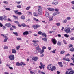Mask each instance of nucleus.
Here are the masks:
<instances>
[{
  "label": "nucleus",
  "instance_id": "obj_18",
  "mask_svg": "<svg viewBox=\"0 0 74 74\" xmlns=\"http://www.w3.org/2000/svg\"><path fill=\"white\" fill-rule=\"evenodd\" d=\"M38 72L39 74H45V72H42L40 70H39L38 71Z\"/></svg>",
  "mask_w": 74,
  "mask_h": 74
},
{
  "label": "nucleus",
  "instance_id": "obj_46",
  "mask_svg": "<svg viewBox=\"0 0 74 74\" xmlns=\"http://www.w3.org/2000/svg\"><path fill=\"white\" fill-rule=\"evenodd\" d=\"M42 35L43 36H44V37H47V35H46V34L45 33H42Z\"/></svg>",
  "mask_w": 74,
  "mask_h": 74
},
{
  "label": "nucleus",
  "instance_id": "obj_24",
  "mask_svg": "<svg viewBox=\"0 0 74 74\" xmlns=\"http://www.w3.org/2000/svg\"><path fill=\"white\" fill-rule=\"evenodd\" d=\"M67 19H66L62 21V22L64 23H67Z\"/></svg>",
  "mask_w": 74,
  "mask_h": 74
},
{
  "label": "nucleus",
  "instance_id": "obj_6",
  "mask_svg": "<svg viewBox=\"0 0 74 74\" xmlns=\"http://www.w3.org/2000/svg\"><path fill=\"white\" fill-rule=\"evenodd\" d=\"M52 4L54 5H57V4H58V1L56 0H54L52 2Z\"/></svg>",
  "mask_w": 74,
  "mask_h": 74
},
{
  "label": "nucleus",
  "instance_id": "obj_54",
  "mask_svg": "<svg viewBox=\"0 0 74 74\" xmlns=\"http://www.w3.org/2000/svg\"><path fill=\"white\" fill-rule=\"evenodd\" d=\"M8 47L6 46H4V49H8Z\"/></svg>",
  "mask_w": 74,
  "mask_h": 74
},
{
  "label": "nucleus",
  "instance_id": "obj_36",
  "mask_svg": "<svg viewBox=\"0 0 74 74\" xmlns=\"http://www.w3.org/2000/svg\"><path fill=\"white\" fill-rule=\"evenodd\" d=\"M64 36L65 37H67V38H68V37H69V35H68L67 34H64Z\"/></svg>",
  "mask_w": 74,
  "mask_h": 74
},
{
  "label": "nucleus",
  "instance_id": "obj_55",
  "mask_svg": "<svg viewBox=\"0 0 74 74\" xmlns=\"http://www.w3.org/2000/svg\"><path fill=\"white\" fill-rule=\"evenodd\" d=\"M38 34H42V32L41 31H39L38 32Z\"/></svg>",
  "mask_w": 74,
  "mask_h": 74
},
{
  "label": "nucleus",
  "instance_id": "obj_33",
  "mask_svg": "<svg viewBox=\"0 0 74 74\" xmlns=\"http://www.w3.org/2000/svg\"><path fill=\"white\" fill-rule=\"evenodd\" d=\"M3 17H4V20H5V21L7 20V16H5V15H4L3 16Z\"/></svg>",
  "mask_w": 74,
  "mask_h": 74
},
{
  "label": "nucleus",
  "instance_id": "obj_53",
  "mask_svg": "<svg viewBox=\"0 0 74 74\" xmlns=\"http://www.w3.org/2000/svg\"><path fill=\"white\" fill-rule=\"evenodd\" d=\"M54 10L55 11H56V12H58V11H59V9H55Z\"/></svg>",
  "mask_w": 74,
  "mask_h": 74
},
{
  "label": "nucleus",
  "instance_id": "obj_50",
  "mask_svg": "<svg viewBox=\"0 0 74 74\" xmlns=\"http://www.w3.org/2000/svg\"><path fill=\"white\" fill-rule=\"evenodd\" d=\"M47 48V47L45 46H43L42 47V49H45Z\"/></svg>",
  "mask_w": 74,
  "mask_h": 74
},
{
  "label": "nucleus",
  "instance_id": "obj_15",
  "mask_svg": "<svg viewBox=\"0 0 74 74\" xmlns=\"http://www.w3.org/2000/svg\"><path fill=\"white\" fill-rule=\"evenodd\" d=\"M29 34V32L27 31H25L23 33V35H28Z\"/></svg>",
  "mask_w": 74,
  "mask_h": 74
},
{
  "label": "nucleus",
  "instance_id": "obj_62",
  "mask_svg": "<svg viewBox=\"0 0 74 74\" xmlns=\"http://www.w3.org/2000/svg\"><path fill=\"white\" fill-rule=\"evenodd\" d=\"M40 48V47H39V45H38L37 47H36V49L37 50L38 49H40V48Z\"/></svg>",
  "mask_w": 74,
  "mask_h": 74
},
{
  "label": "nucleus",
  "instance_id": "obj_10",
  "mask_svg": "<svg viewBox=\"0 0 74 74\" xmlns=\"http://www.w3.org/2000/svg\"><path fill=\"white\" fill-rule=\"evenodd\" d=\"M40 26V25H34L32 27L34 29H37V28H38V27H39Z\"/></svg>",
  "mask_w": 74,
  "mask_h": 74
},
{
  "label": "nucleus",
  "instance_id": "obj_27",
  "mask_svg": "<svg viewBox=\"0 0 74 74\" xmlns=\"http://www.w3.org/2000/svg\"><path fill=\"white\" fill-rule=\"evenodd\" d=\"M70 51L71 52H74V48H71L70 49Z\"/></svg>",
  "mask_w": 74,
  "mask_h": 74
},
{
  "label": "nucleus",
  "instance_id": "obj_30",
  "mask_svg": "<svg viewBox=\"0 0 74 74\" xmlns=\"http://www.w3.org/2000/svg\"><path fill=\"white\" fill-rule=\"evenodd\" d=\"M21 19H23V20L25 19V17L24 16H22L21 17Z\"/></svg>",
  "mask_w": 74,
  "mask_h": 74
},
{
  "label": "nucleus",
  "instance_id": "obj_51",
  "mask_svg": "<svg viewBox=\"0 0 74 74\" xmlns=\"http://www.w3.org/2000/svg\"><path fill=\"white\" fill-rule=\"evenodd\" d=\"M34 53L35 54H37V53H38V52L37 51V50H36L34 52Z\"/></svg>",
  "mask_w": 74,
  "mask_h": 74
},
{
  "label": "nucleus",
  "instance_id": "obj_21",
  "mask_svg": "<svg viewBox=\"0 0 74 74\" xmlns=\"http://www.w3.org/2000/svg\"><path fill=\"white\" fill-rule=\"evenodd\" d=\"M74 73V71L71 70L69 72V74H73Z\"/></svg>",
  "mask_w": 74,
  "mask_h": 74
},
{
  "label": "nucleus",
  "instance_id": "obj_63",
  "mask_svg": "<svg viewBox=\"0 0 74 74\" xmlns=\"http://www.w3.org/2000/svg\"><path fill=\"white\" fill-rule=\"evenodd\" d=\"M53 32H55V31H51L49 32V33H53Z\"/></svg>",
  "mask_w": 74,
  "mask_h": 74
},
{
  "label": "nucleus",
  "instance_id": "obj_44",
  "mask_svg": "<svg viewBox=\"0 0 74 74\" xmlns=\"http://www.w3.org/2000/svg\"><path fill=\"white\" fill-rule=\"evenodd\" d=\"M5 10H8V11H10V10H11V9L9 8H6Z\"/></svg>",
  "mask_w": 74,
  "mask_h": 74
},
{
  "label": "nucleus",
  "instance_id": "obj_3",
  "mask_svg": "<svg viewBox=\"0 0 74 74\" xmlns=\"http://www.w3.org/2000/svg\"><path fill=\"white\" fill-rule=\"evenodd\" d=\"M32 42H34L33 45L34 46H35V47H36V46L38 45V44L37 42H39V41L37 40H33Z\"/></svg>",
  "mask_w": 74,
  "mask_h": 74
},
{
  "label": "nucleus",
  "instance_id": "obj_49",
  "mask_svg": "<svg viewBox=\"0 0 74 74\" xmlns=\"http://www.w3.org/2000/svg\"><path fill=\"white\" fill-rule=\"evenodd\" d=\"M17 14H18V15H22V13H21V12H17Z\"/></svg>",
  "mask_w": 74,
  "mask_h": 74
},
{
  "label": "nucleus",
  "instance_id": "obj_5",
  "mask_svg": "<svg viewBox=\"0 0 74 74\" xmlns=\"http://www.w3.org/2000/svg\"><path fill=\"white\" fill-rule=\"evenodd\" d=\"M5 26H6V27H8L10 28L11 27L12 25L11 24H10V23H8L5 24Z\"/></svg>",
  "mask_w": 74,
  "mask_h": 74
},
{
  "label": "nucleus",
  "instance_id": "obj_25",
  "mask_svg": "<svg viewBox=\"0 0 74 74\" xmlns=\"http://www.w3.org/2000/svg\"><path fill=\"white\" fill-rule=\"evenodd\" d=\"M40 65L43 68V69H44V66L45 65L43 64L42 62H40Z\"/></svg>",
  "mask_w": 74,
  "mask_h": 74
},
{
  "label": "nucleus",
  "instance_id": "obj_9",
  "mask_svg": "<svg viewBox=\"0 0 74 74\" xmlns=\"http://www.w3.org/2000/svg\"><path fill=\"white\" fill-rule=\"evenodd\" d=\"M49 21H53V16H49Z\"/></svg>",
  "mask_w": 74,
  "mask_h": 74
},
{
  "label": "nucleus",
  "instance_id": "obj_48",
  "mask_svg": "<svg viewBox=\"0 0 74 74\" xmlns=\"http://www.w3.org/2000/svg\"><path fill=\"white\" fill-rule=\"evenodd\" d=\"M56 25L57 26H60V23H56Z\"/></svg>",
  "mask_w": 74,
  "mask_h": 74
},
{
  "label": "nucleus",
  "instance_id": "obj_29",
  "mask_svg": "<svg viewBox=\"0 0 74 74\" xmlns=\"http://www.w3.org/2000/svg\"><path fill=\"white\" fill-rule=\"evenodd\" d=\"M21 47V46L20 45L16 47V50H19V48Z\"/></svg>",
  "mask_w": 74,
  "mask_h": 74
},
{
  "label": "nucleus",
  "instance_id": "obj_58",
  "mask_svg": "<svg viewBox=\"0 0 74 74\" xmlns=\"http://www.w3.org/2000/svg\"><path fill=\"white\" fill-rule=\"evenodd\" d=\"M13 34H15V35L16 36H18V33H17V32H13Z\"/></svg>",
  "mask_w": 74,
  "mask_h": 74
},
{
  "label": "nucleus",
  "instance_id": "obj_32",
  "mask_svg": "<svg viewBox=\"0 0 74 74\" xmlns=\"http://www.w3.org/2000/svg\"><path fill=\"white\" fill-rule=\"evenodd\" d=\"M65 52V51L64 50H63L61 51V52H60V54H63Z\"/></svg>",
  "mask_w": 74,
  "mask_h": 74
},
{
  "label": "nucleus",
  "instance_id": "obj_45",
  "mask_svg": "<svg viewBox=\"0 0 74 74\" xmlns=\"http://www.w3.org/2000/svg\"><path fill=\"white\" fill-rule=\"evenodd\" d=\"M37 50V51H38V52H40L41 51V49L40 48H39L38 49V50Z\"/></svg>",
  "mask_w": 74,
  "mask_h": 74
},
{
  "label": "nucleus",
  "instance_id": "obj_23",
  "mask_svg": "<svg viewBox=\"0 0 74 74\" xmlns=\"http://www.w3.org/2000/svg\"><path fill=\"white\" fill-rule=\"evenodd\" d=\"M62 45V42H61L58 41L57 42V45L59 46H60Z\"/></svg>",
  "mask_w": 74,
  "mask_h": 74
},
{
  "label": "nucleus",
  "instance_id": "obj_41",
  "mask_svg": "<svg viewBox=\"0 0 74 74\" xmlns=\"http://www.w3.org/2000/svg\"><path fill=\"white\" fill-rule=\"evenodd\" d=\"M13 17L14 18H15L16 20V19H18V17L15 16L13 15Z\"/></svg>",
  "mask_w": 74,
  "mask_h": 74
},
{
  "label": "nucleus",
  "instance_id": "obj_7",
  "mask_svg": "<svg viewBox=\"0 0 74 74\" xmlns=\"http://www.w3.org/2000/svg\"><path fill=\"white\" fill-rule=\"evenodd\" d=\"M32 59L34 62H37L38 60V57L37 56L34 57L32 58Z\"/></svg>",
  "mask_w": 74,
  "mask_h": 74
},
{
  "label": "nucleus",
  "instance_id": "obj_42",
  "mask_svg": "<svg viewBox=\"0 0 74 74\" xmlns=\"http://www.w3.org/2000/svg\"><path fill=\"white\" fill-rule=\"evenodd\" d=\"M22 26L23 27H26V24H22Z\"/></svg>",
  "mask_w": 74,
  "mask_h": 74
},
{
  "label": "nucleus",
  "instance_id": "obj_40",
  "mask_svg": "<svg viewBox=\"0 0 74 74\" xmlns=\"http://www.w3.org/2000/svg\"><path fill=\"white\" fill-rule=\"evenodd\" d=\"M30 6H28L26 8V10H30Z\"/></svg>",
  "mask_w": 74,
  "mask_h": 74
},
{
  "label": "nucleus",
  "instance_id": "obj_56",
  "mask_svg": "<svg viewBox=\"0 0 74 74\" xmlns=\"http://www.w3.org/2000/svg\"><path fill=\"white\" fill-rule=\"evenodd\" d=\"M17 7L18 8H21V5H19L18 6H17Z\"/></svg>",
  "mask_w": 74,
  "mask_h": 74
},
{
  "label": "nucleus",
  "instance_id": "obj_12",
  "mask_svg": "<svg viewBox=\"0 0 74 74\" xmlns=\"http://www.w3.org/2000/svg\"><path fill=\"white\" fill-rule=\"evenodd\" d=\"M60 14V12H54L53 14V16H56L57 15H58Z\"/></svg>",
  "mask_w": 74,
  "mask_h": 74
},
{
  "label": "nucleus",
  "instance_id": "obj_60",
  "mask_svg": "<svg viewBox=\"0 0 74 74\" xmlns=\"http://www.w3.org/2000/svg\"><path fill=\"white\" fill-rule=\"evenodd\" d=\"M17 40H18L21 41V38H17Z\"/></svg>",
  "mask_w": 74,
  "mask_h": 74
},
{
  "label": "nucleus",
  "instance_id": "obj_19",
  "mask_svg": "<svg viewBox=\"0 0 74 74\" xmlns=\"http://www.w3.org/2000/svg\"><path fill=\"white\" fill-rule=\"evenodd\" d=\"M38 11H41L42 10V8L41 7V6H39L38 7Z\"/></svg>",
  "mask_w": 74,
  "mask_h": 74
},
{
  "label": "nucleus",
  "instance_id": "obj_47",
  "mask_svg": "<svg viewBox=\"0 0 74 74\" xmlns=\"http://www.w3.org/2000/svg\"><path fill=\"white\" fill-rule=\"evenodd\" d=\"M56 51V49L53 50V51H52V52L53 53H55V51Z\"/></svg>",
  "mask_w": 74,
  "mask_h": 74
},
{
  "label": "nucleus",
  "instance_id": "obj_13",
  "mask_svg": "<svg viewBox=\"0 0 74 74\" xmlns=\"http://www.w3.org/2000/svg\"><path fill=\"white\" fill-rule=\"evenodd\" d=\"M38 14H39V15H42V14H43V12H42V10H39V11H38Z\"/></svg>",
  "mask_w": 74,
  "mask_h": 74
},
{
  "label": "nucleus",
  "instance_id": "obj_20",
  "mask_svg": "<svg viewBox=\"0 0 74 74\" xmlns=\"http://www.w3.org/2000/svg\"><path fill=\"white\" fill-rule=\"evenodd\" d=\"M58 64H59L60 66L61 67H63V65L62 64V63L61 62H58Z\"/></svg>",
  "mask_w": 74,
  "mask_h": 74
},
{
  "label": "nucleus",
  "instance_id": "obj_16",
  "mask_svg": "<svg viewBox=\"0 0 74 74\" xmlns=\"http://www.w3.org/2000/svg\"><path fill=\"white\" fill-rule=\"evenodd\" d=\"M12 53H16V51L15 49H13L12 50Z\"/></svg>",
  "mask_w": 74,
  "mask_h": 74
},
{
  "label": "nucleus",
  "instance_id": "obj_26",
  "mask_svg": "<svg viewBox=\"0 0 74 74\" xmlns=\"http://www.w3.org/2000/svg\"><path fill=\"white\" fill-rule=\"evenodd\" d=\"M4 19V18L3 17V16H0V21H3Z\"/></svg>",
  "mask_w": 74,
  "mask_h": 74
},
{
  "label": "nucleus",
  "instance_id": "obj_2",
  "mask_svg": "<svg viewBox=\"0 0 74 74\" xmlns=\"http://www.w3.org/2000/svg\"><path fill=\"white\" fill-rule=\"evenodd\" d=\"M71 28L70 27H66L64 29V31L66 33H70V32H71Z\"/></svg>",
  "mask_w": 74,
  "mask_h": 74
},
{
  "label": "nucleus",
  "instance_id": "obj_64",
  "mask_svg": "<svg viewBox=\"0 0 74 74\" xmlns=\"http://www.w3.org/2000/svg\"><path fill=\"white\" fill-rule=\"evenodd\" d=\"M53 30H55L56 29V27L55 26L53 27Z\"/></svg>",
  "mask_w": 74,
  "mask_h": 74
},
{
  "label": "nucleus",
  "instance_id": "obj_22",
  "mask_svg": "<svg viewBox=\"0 0 74 74\" xmlns=\"http://www.w3.org/2000/svg\"><path fill=\"white\" fill-rule=\"evenodd\" d=\"M16 65L17 66H22V64H21V63H19L18 62H17L16 63Z\"/></svg>",
  "mask_w": 74,
  "mask_h": 74
},
{
  "label": "nucleus",
  "instance_id": "obj_52",
  "mask_svg": "<svg viewBox=\"0 0 74 74\" xmlns=\"http://www.w3.org/2000/svg\"><path fill=\"white\" fill-rule=\"evenodd\" d=\"M14 22L16 23V24H17V25H19V22L18 21H14Z\"/></svg>",
  "mask_w": 74,
  "mask_h": 74
},
{
  "label": "nucleus",
  "instance_id": "obj_37",
  "mask_svg": "<svg viewBox=\"0 0 74 74\" xmlns=\"http://www.w3.org/2000/svg\"><path fill=\"white\" fill-rule=\"evenodd\" d=\"M70 19H71V18L70 17H67L66 18V20H68L69 21L70 20Z\"/></svg>",
  "mask_w": 74,
  "mask_h": 74
},
{
  "label": "nucleus",
  "instance_id": "obj_31",
  "mask_svg": "<svg viewBox=\"0 0 74 74\" xmlns=\"http://www.w3.org/2000/svg\"><path fill=\"white\" fill-rule=\"evenodd\" d=\"M44 52V50L43 49H42V50H41V51H40L41 54H42V53H43Z\"/></svg>",
  "mask_w": 74,
  "mask_h": 74
},
{
  "label": "nucleus",
  "instance_id": "obj_38",
  "mask_svg": "<svg viewBox=\"0 0 74 74\" xmlns=\"http://www.w3.org/2000/svg\"><path fill=\"white\" fill-rule=\"evenodd\" d=\"M42 39L44 41H47V39L46 38H42Z\"/></svg>",
  "mask_w": 74,
  "mask_h": 74
},
{
  "label": "nucleus",
  "instance_id": "obj_59",
  "mask_svg": "<svg viewBox=\"0 0 74 74\" xmlns=\"http://www.w3.org/2000/svg\"><path fill=\"white\" fill-rule=\"evenodd\" d=\"M4 37H5V39H6V40H8V38L7 37V36H5Z\"/></svg>",
  "mask_w": 74,
  "mask_h": 74
},
{
  "label": "nucleus",
  "instance_id": "obj_34",
  "mask_svg": "<svg viewBox=\"0 0 74 74\" xmlns=\"http://www.w3.org/2000/svg\"><path fill=\"white\" fill-rule=\"evenodd\" d=\"M3 3L5 4H7L8 3V2L7 1H3Z\"/></svg>",
  "mask_w": 74,
  "mask_h": 74
},
{
  "label": "nucleus",
  "instance_id": "obj_57",
  "mask_svg": "<svg viewBox=\"0 0 74 74\" xmlns=\"http://www.w3.org/2000/svg\"><path fill=\"white\" fill-rule=\"evenodd\" d=\"M70 40H74V37H72L70 38Z\"/></svg>",
  "mask_w": 74,
  "mask_h": 74
},
{
  "label": "nucleus",
  "instance_id": "obj_61",
  "mask_svg": "<svg viewBox=\"0 0 74 74\" xmlns=\"http://www.w3.org/2000/svg\"><path fill=\"white\" fill-rule=\"evenodd\" d=\"M28 14H29L30 15H32V12L29 11L28 12Z\"/></svg>",
  "mask_w": 74,
  "mask_h": 74
},
{
  "label": "nucleus",
  "instance_id": "obj_17",
  "mask_svg": "<svg viewBox=\"0 0 74 74\" xmlns=\"http://www.w3.org/2000/svg\"><path fill=\"white\" fill-rule=\"evenodd\" d=\"M45 15L46 17H48L49 16V13L47 12H45Z\"/></svg>",
  "mask_w": 74,
  "mask_h": 74
},
{
  "label": "nucleus",
  "instance_id": "obj_4",
  "mask_svg": "<svg viewBox=\"0 0 74 74\" xmlns=\"http://www.w3.org/2000/svg\"><path fill=\"white\" fill-rule=\"evenodd\" d=\"M9 58L10 60H14L15 59V56L14 55H11L9 56Z\"/></svg>",
  "mask_w": 74,
  "mask_h": 74
},
{
  "label": "nucleus",
  "instance_id": "obj_35",
  "mask_svg": "<svg viewBox=\"0 0 74 74\" xmlns=\"http://www.w3.org/2000/svg\"><path fill=\"white\" fill-rule=\"evenodd\" d=\"M34 15L35 16H38L37 14V13H36L35 12H34Z\"/></svg>",
  "mask_w": 74,
  "mask_h": 74
},
{
  "label": "nucleus",
  "instance_id": "obj_8",
  "mask_svg": "<svg viewBox=\"0 0 74 74\" xmlns=\"http://www.w3.org/2000/svg\"><path fill=\"white\" fill-rule=\"evenodd\" d=\"M52 42L55 45L57 43V40L55 39H52Z\"/></svg>",
  "mask_w": 74,
  "mask_h": 74
},
{
  "label": "nucleus",
  "instance_id": "obj_1",
  "mask_svg": "<svg viewBox=\"0 0 74 74\" xmlns=\"http://www.w3.org/2000/svg\"><path fill=\"white\" fill-rule=\"evenodd\" d=\"M56 68L55 66H52V65L50 64L48 66L47 69L49 70H51V71H53V70H55Z\"/></svg>",
  "mask_w": 74,
  "mask_h": 74
},
{
  "label": "nucleus",
  "instance_id": "obj_11",
  "mask_svg": "<svg viewBox=\"0 0 74 74\" xmlns=\"http://www.w3.org/2000/svg\"><path fill=\"white\" fill-rule=\"evenodd\" d=\"M47 9L49 11H54V8H47Z\"/></svg>",
  "mask_w": 74,
  "mask_h": 74
},
{
  "label": "nucleus",
  "instance_id": "obj_28",
  "mask_svg": "<svg viewBox=\"0 0 74 74\" xmlns=\"http://www.w3.org/2000/svg\"><path fill=\"white\" fill-rule=\"evenodd\" d=\"M33 19L35 21H36V22H38V21H39L38 19H36V18L34 17L33 18Z\"/></svg>",
  "mask_w": 74,
  "mask_h": 74
},
{
  "label": "nucleus",
  "instance_id": "obj_39",
  "mask_svg": "<svg viewBox=\"0 0 74 74\" xmlns=\"http://www.w3.org/2000/svg\"><path fill=\"white\" fill-rule=\"evenodd\" d=\"M63 41L64 44L66 45L67 44V42L66 41V40H63Z\"/></svg>",
  "mask_w": 74,
  "mask_h": 74
},
{
  "label": "nucleus",
  "instance_id": "obj_14",
  "mask_svg": "<svg viewBox=\"0 0 74 74\" xmlns=\"http://www.w3.org/2000/svg\"><path fill=\"white\" fill-rule=\"evenodd\" d=\"M63 60H66V61H68V62H70V60L69 58H63Z\"/></svg>",
  "mask_w": 74,
  "mask_h": 74
},
{
  "label": "nucleus",
  "instance_id": "obj_43",
  "mask_svg": "<svg viewBox=\"0 0 74 74\" xmlns=\"http://www.w3.org/2000/svg\"><path fill=\"white\" fill-rule=\"evenodd\" d=\"M15 3H17V4H21V1H19V2L16 1Z\"/></svg>",
  "mask_w": 74,
  "mask_h": 74
}]
</instances>
